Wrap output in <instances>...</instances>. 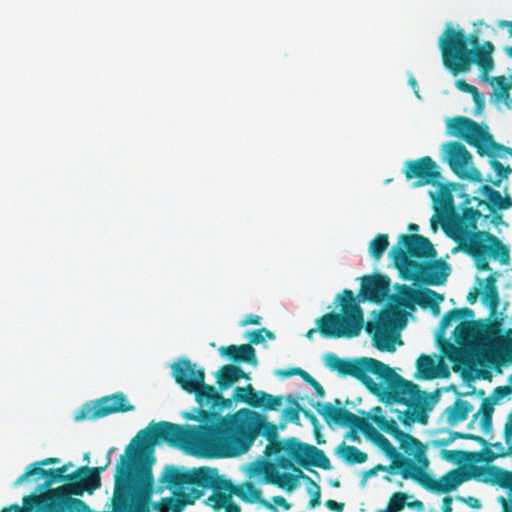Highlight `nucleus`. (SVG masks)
I'll return each mask as SVG.
<instances>
[{
	"label": "nucleus",
	"mask_w": 512,
	"mask_h": 512,
	"mask_svg": "<svg viewBox=\"0 0 512 512\" xmlns=\"http://www.w3.org/2000/svg\"><path fill=\"white\" fill-rule=\"evenodd\" d=\"M484 329V326L477 321H462L454 330L455 341L459 344L467 343L478 338Z\"/></svg>",
	"instance_id": "e433bc0d"
},
{
	"label": "nucleus",
	"mask_w": 512,
	"mask_h": 512,
	"mask_svg": "<svg viewBox=\"0 0 512 512\" xmlns=\"http://www.w3.org/2000/svg\"><path fill=\"white\" fill-rule=\"evenodd\" d=\"M512 394V386L511 385H503V386H497L494 388L490 399H492L495 403H497L499 400L508 397Z\"/></svg>",
	"instance_id": "0e129e2a"
},
{
	"label": "nucleus",
	"mask_w": 512,
	"mask_h": 512,
	"mask_svg": "<svg viewBox=\"0 0 512 512\" xmlns=\"http://www.w3.org/2000/svg\"><path fill=\"white\" fill-rule=\"evenodd\" d=\"M460 248L474 260L478 270H491L488 258L498 259L501 263L509 261V249L502 241L490 232H480L469 242Z\"/></svg>",
	"instance_id": "9d476101"
},
{
	"label": "nucleus",
	"mask_w": 512,
	"mask_h": 512,
	"mask_svg": "<svg viewBox=\"0 0 512 512\" xmlns=\"http://www.w3.org/2000/svg\"><path fill=\"white\" fill-rule=\"evenodd\" d=\"M34 475H40L45 478V482L41 485L42 488H48L53 483L76 480L79 478V472L74 471L71 474H66V467H59L56 469H27L14 483V486L21 485L25 480Z\"/></svg>",
	"instance_id": "a878e982"
},
{
	"label": "nucleus",
	"mask_w": 512,
	"mask_h": 512,
	"mask_svg": "<svg viewBox=\"0 0 512 512\" xmlns=\"http://www.w3.org/2000/svg\"><path fill=\"white\" fill-rule=\"evenodd\" d=\"M203 496V491L191 488L189 492H173L172 497L162 498L153 504L158 512H182L186 505H192Z\"/></svg>",
	"instance_id": "b1692460"
},
{
	"label": "nucleus",
	"mask_w": 512,
	"mask_h": 512,
	"mask_svg": "<svg viewBox=\"0 0 512 512\" xmlns=\"http://www.w3.org/2000/svg\"><path fill=\"white\" fill-rule=\"evenodd\" d=\"M248 337L250 340V343H249L250 345L251 344L257 345V344L262 343L265 340V337H267L268 339H274L275 335L270 330H268L266 328H261V329H257V330H253V331L249 332Z\"/></svg>",
	"instance_id": "bf43d9fd"
},
{
	"label": "nucleus",
	"mask_w": 512,
	"mask_h": 512,
	"mask_svg": "<svg viewBox=\"0 0 512 512\" xmlns=\"http://www.w3.org/2000/svg\"><path fill=\"white\" fill-rule=\"evenodd\" d=\"M133 410L134 406L127 402L125 395L122 392H117L96 400L93 406H85L81 411V415L77 416L76 419L95 420L110 414Z\"/></svg>",
	"instance_id": "4468645a"
},
{
	"label": "nucleus",
	"mask_w": 512,
	"mask_h": 512,
	"mask_svg": "<svg viewBox=\"0 0 512 512\" xmlns=\"http://www.w3.org/2000/svg\"><path fill=\"white\" fill-rule=\"evenodd\" d=\"M406 318L403 311L396 307H390L380 312L376 322L368 321L365 330L371 334L373 331L374 346L381 351H394L395 347L387 331L395 327H403Z\"/></svg>",
	"instance_id": "f8f14e48"
},
{
	"label": "nucleus",
	"mask_w": 512,
	"mask_h": 512,
	"mask_svg": "<svg viewBox=\"0 0 512 512\" xmlns=\"http://www.w3.org/2000/svg\"><path fill=\"white\" fill-rule=\"evenodd\" d=\"M298 477H301V479H303L308 485L307 491L311 495L309 507L314 508L316 506H319L321 503L320 486L316 482H314L309 476H307L303 471H299Z\"/></svg>",
	"instance_id": "8fccbe9b"
},
{
	"label": "nucleus",
	"mask_w": 512,
	"mask_h": 512,
	"mask_svg": "<svg viewBox=\"0 0 512 512\" xmlns=\"http://www.w3.org/2000/svg\"><path fill=\"white\" fill-rule=\"evenodd\" d=\"M439 49L444 66L453 75L468 72L472 64L479 67L483 77L493 70L494 45L490 41L481 45L476 32L466 34L463 29H454L448 24L439 38Z\"/></svg>",
	"instance_id": "20e7f679"
},
{
	"label": "nucleus",
	"mask_w": 512,
	"mask_h": 512,
	"mask_svg": "<svg viewBox=\"0 0 512 512\" xmlns=\"http://www.w3.org/2000/svg\"><path fill=\"white\" fill-rule=\"evenodd\" d=\"M196 389L191 394L195 396L196 402L201 409L208 408L207 411H220L231 404L230 399H225L220 392L212 385L203 383L196 385Z\"/></svg>",
	"instance_id": "412c9836"
},
{
	"label": "nucleus",
	"mask_w": 512,
	"mask_h": 512,
	"mask_svg": "<svg viewBox=\"0 0 512 512\" xmlns=\"http://www.w3.org/2000/svg\"><path fill=\"white\" fill-rule=\"evenodd\" d=\"M395 246L402 247L409 259L430 260L437 254L430 240L420 234H401Z\"/></svg>",
	"instance_id": "6ab92c4d"
},
{
	"label": "nucleus",
	"mask_w": 512,
	"mask_h": 512,
	"mask_svg": "<svg viewBox=\"0 0 512 512\" xmlns=\"http://www.w3.org/2000/svg\"><path fill=\"white\" fill-rule=\"evenodd\" d=\"M472 410L473 406L468 401L456 399L455 402L444 411L448 425L455 426L457 423L465 421Z\"/></svg>",
	"instance_id": "4c0bfd02"
},
{
	"label": "nucleus",
	"mask_w": 512,
	"mask_h": 512,
	"mask_svg": "<svg viewBox=\"0 0 512 512\" xmlns=\"http://www.w3.org/2000/svg\"><path fill=\"white\" fill-rule=\"evenodd\" d=\"M235 491L242 495L238 497L241 498L244 502H259L262 505H264L267 509H274V506L272 504H270L268 501L262 498L261 490L256 488L254 484L251 482H246L241 486H235Z\"/></svg>",
	"instance_id": "ea45409f"
},
{
	"label": "nucleus",
	"mask_w": 512,
	"mask_h": 512,
	"mask_svg": "<svg viewBox=\"0 0 512 512\" xmlns=\"http://www.w3.org/2000/svg\"><path fill=\"white\" fill-rule=\"evenodd\" d=\"M477 469L482 472H487L488 484L496 485L512 492V470L508 471L495 465H488L487 468Z\"/></svg>",
	"instance_id": "72a5a7b5"
},
{
	"label": "nucleus",
	"mask_w": 512,
	"mask_h": 512,
	"mask_svg": "<svg viewBox=\"0 0 512 512\" xmlns=\"http://www.w3.org/2000/svg\"><path fill=\"white\" fill-rule=\"evenodd\" d=\"M292 460L293 459L289 455H288V457L278 456L276 459L275 465L277 466V468L290 469V470L294 471L295 473L299 474V471H301V470L298 467L294 466Z\"/></svg>",
	"instance_id": "338daca9"
},
{
	"label": "nucleus",
	"mask_w": 512,
	"mask_h": 512,
	"mask_svg": "<svg viewBox=\"0 0 512 512\" xmlns=\"http://www.w3.org/2000/svg\"><path fill=\"white\" fill-rule=\"evenodd\" d=\"M250 417H253L254 422L259 430V435L264 436L268 441L275 440L278 437V426L272 422H268L266 418L256 412L249 410Z\"/></svg>",
	"instance_id": "c03bdc74"
},
{
	"label": "nucleus",
	"mask_w": 512,
	"mask_h": 512,
	"mask_svg": "<svg viewBox=\"0 0 512 512\" xmlns=\"http://www.w3.org/2000/svg\"><path fill=\"white\" fill-rule=\"evenodd\" d=\"M265 448V454L270 456L272 454L278 455L281 452H285L289 455L293 461H295L297 450L299 449L300 441L295 437H290L285 440H279L278 437L275 440H269Z\"/></svg>",
	"instance_id": "c9c22d12"
},
{
	"label": "nucleus",
	"mask_w": 512,
	"mask_h": 512,
	"mask_svg": "<svg viewBox=\"0 0 512 512\" xmlns=\"http://www.w3.org/2000/svg\"><path fill=\"white\" fill-rule=\"evenodd\" d=\"M303 381H305L307 384L313 387L315 390L316 395L319 398H323L325 396V390L322 387V385L314 378L312 377L308 372L304 371L302 377Z\"/></svg>",
	"instance_id": "e2e57ef3"
},
{
	"label": "nucleus",
	"mask_w": 512,
	"mask_h": 512,
	"mask_svg": "<svg viewBox=\"0 0 512 512\" xmlns=\"http://www.w3.org/2000/svg\"><path fill=\"white\" fill-rule=\"evenodd\" d=\"M499 329L495 324L487 335V347L492 355L497 356L501 361L512 363V329H508L505 335L498 334Z\"/></svg>",
	"instance_id": "393cba45"
},
{
	"label": "nucleus",
	"mask_w": 512,
	"mask_h": 512,
	"mask_svg": "<svg viewBox=\"0 0 512 512\" xmlns=\"http://www.w3.org/2000/svg\"><path fill=\"white\" fill-rule=\"evenodd\" d=\"M490 166L495 171L498 178L496 180L490 178L489 181L496 187L500 186L502 179L508 178L512 173V169L509 165L504 166L500 161L496 159L490 160Z\"/></svg>",
	"instance_id": "603ef678"
},
{
	"label": "nucleus",
	"mask_w": 512,
	"mask_h": 512,
	"mask_svg": "<svg viewBox=\"0 0 512 512\" xmlns=\"http://www.w3.org/2000/svg\"><path fill=\"white\" fill-rule=\"evenodd\" d=\"M284 396H274L265 391H257L251 400L250 407L262 408L265 411H277L283 404Z\"/></svg>",
	"instance_id": "58836bf2"
},
{
	"label": "nucleus",
	"mask_w": 512,
	"mask_h": 512,
	"mask_svg": "<svg viewBox=\"0 0 512 512\" xmlns=\"http://www.w3.org/2000/svg\"><path fill=\"white\" fill-rule=\"evenodd\" d=\"M496 276L491 274L485 279L484 289L481 293V301L490 310V314L495 315L500 304V297L496 285Z\"/></svg>",
	"instance_id": "f704fd0d"
},
{
	"label": "nucleus",
	"mask_w": 512,
	"mask_h": 512,
	"mask_svg": "<svg viewBox=\"0 0 512 512\" xmlns=\"http://www.w3.org/2000/svg\"><path fill=\"white\" fill-rule=\"evenodd\" d=\"M69 483L57 488L49 489L44 495L38 496L43 502L44 512H88V506L80 499L72 495L82 496L87 491V486L78 478L68 480Z\"/></svg>",
	"instance_id": "1a4fd4ad"
},
{
	"label": "nucleus",
	"mask_w": 512,
	"mask_h": 512,
	"mask_svg": "<svg viewBox=\"0 0 512 512\" xmlns=\"http://www.w3.org/2000/svg\"><path fill=\"white\" fill-rule=\"evenodd\" d=\"M339 456L348 464H361L367 460V454L355 446L346 445L343 442L337 448Z\"/></svg>",
	"instance_id": "37998d69"
},
{
	"label": "nucleus",
	"mask_w": 512,
	"mask_h": 512,
	"mask_svg": "<svg viewBox=\"0 0 512 512\" xmlns=\"http://www.w3.org/2000/svg\"><path fill=\"white\" fill-rule=\"evenodd\" d=\"M218 351L221 356L227 357L234 363L257 364L256 351L250 344L221 346Z\"/></svg>",
	"instance_id": "c756f323"
},
{
	"label": "nucleus",
	"mask_w": 512,
	"mask_h": 512,
	"mask_svg": "<svg viewBox=\"0 0 512 512\" xmlns=\"http://www.w3.org/2000/svg\"><path fill=\"white\" fill-rule=\"evenodd\" d=\"M300 478L301 477H298V473H296L295 475L286 472L280 473L278 483H276L275 486L281 489H285L288 492H291L297 487L298 479Z\"/></svg>",
	"instance_id": "13d9d810"
},
{
	"label": "nucleus",
	"mask_w": 512,
	"mask_h": 512,
	"mask_svg": "<svg viewBox=\"0 0 512 512\" xmlns=\"http://www.w3.org/2000/svg\"><path fill=\"white\" fill-rule=\"evenodd\" d=\"M446 160L450 169L457 175L468 164L471 163L472 156L464 144L458 141L447 142L445 144Z\"/></svg>",
	"instance_id": "cd10ccee"
},
{
	"label": "nucleus",
	"mask_w": 512,
	"mask_h": 512,
	"mask_svg": "<svg viewBox=\"0 0 512 512\" xmlns=\"http://www.w3.org/2000/svg\"><path fill=\"white\" fill-rule=\"evenodd\" d=\"M248 409H242L214 425H179L162 421L138 432L142 444L160 441L185 447L193 454L212 458L236 457L246 453L259 436Z\"/></svg>",
	"instance_id": "f257e3e1"
},
{
	"label": "nucleus",
	"mask_w": 512,
	"mask_h": 512,
	"mask_svg": "<svg viewBox=\"0 0 512 512\" xmlns=\"http://www.w3.org/2000/svg\"><path fill=\"white\" fill-rule=\"evenodd\" d=\"M301 409H302L301 407H286L282 411V419L285 422H292L295 424H299V422H300L299 412L301 411Z\"/></svg>",
	"instance_id": "052dcab7"
},
{
	"label": "nucleus",
	"mask_w": 512,
	"mask_h": 512,
	"mask_svg": "<svg viewBox=\"0 0 512 512\" xmlns=\"http://www.w3.org/2000/svg\"><path fill=\"white\" fill-rule=\"evenodd\" d=\"M397 289L400 292V296L392 295L391 298L396 299L399 305L413 309L414 305L417 304L421 308H430L434 314L439 313V304L444 300L442 294L429 288L415 290L406 285H399Z\"/></svg>",
	"instance_id": "dca6fc26"
},
{
	"label": "nucleus",
	"mask_w": 512,
	"mask_h": 512,
	"mask_svg": "<svg viewBox=\"0 0 512 512\" xmlns=\"http://www.w3.org/2000/svg\"><path fill=\"white\" fill-rule=\"evenodd\" d=\"M114 451L113 448H111L108 451V456ZM110 464V458L108 457L107 463L104 466L101 467H87L83 466L76 470V472H79V478L85 483L87 486V492L92 493L94 490L98 489L101 486V478L100 473L103 472L108 465Z\"/></svg>",
	"instance_id": "473e14b6"
},
{
	"label": "nucleus",
	"mask_w": 512,
	"mask_h": 512,
	"mask_svg": "<svg viewBox=\"0 0 512 512\" xmlns=\"http://www.w3.org/2000/svg\"><path fill=\"white\" fill-rule=\"evenodd\" d=\"M342 313L328 312L316 319L319 333L324 338H354L364 326V313L355 301L352 290L344 289L337 296Z\"/></svg>",
	"instance_id": "423d86ee"
},
{
	"label": "nucleus",
	"mask_w": 512,
	"mask_h": 512,
	"mask_svg": "<svg viewBox=\"0 0 512 512\" xmlns=\"http://www.w3.org/2000/svg\"><path fill=\"white\" fill-rule=\"evenodd\" d=\"M224 477L219 475L216 468L199 467L190 470L189 486L191 488H201L204 492L207 489H213Z\"/></svg>",
	"instance_id": "c85d7f7f"
},
{
	"label": "nucleus",
	"mask_w": 512,
	"mask_h": 512,
	"mask_svg": "<svg viewBox=\"0 0 512 512\" xmlns=\"http://www.w3.org/2000/svg\"><path fill=\"white\" fill-rule=\"evenodd\" d=\"M403 173L407 181L415 180L411 184L413 188L435 184L441 179L437 163L429 156L406 161Z\"/></svg>",
	"instance_id": "ddd939ff"
},
{
	"label": "nucleus",
	"mask_w": 512,
	"mask_h": 512,
	"mask_svg": "<svg viewBox=\"0 0 512 512\" xmlns=\"http://www.w3.org/2000/svg\"><path fill=\"white\" fill-rule=\"evenodd\" d=\"M171 368L175 382L187 393H192L196 389V385L205 380L204 368L188 358L178 359Z\"/></svg>",
	"instance_id": "a211bd4d"
},
{
	"label": "nucleus",
	"mask_w": 512,
	"mask_h": 512,
	"mask_svg": "<svg viewBox=\"0 0 512 512\" xmlns=\"http://www.w3.org/2000/svg\"><path fill=\"white\" fill-rule=\"evenodd\" d=\"M197 415L192 413H185L184 417L188 420L200 421L202 425H214L217 424L221 419L220 414L217 411H207L205 409H196Z\"/></svg>",
	"instance_id": "de8ad7c7"
},
{
	"label": "nucleus",
	"mask_w": 512,
	"mask_h": 512,
	"mask_svg": "<svg viewBox=\"0 0 512 512\" xmlns=\"http://www.w3.org/2000/svg\"><path fill=\"white\" fill-rule=\"evenodd\" d=\"M477 468H487V466L471 465L468 471L452 469L436 480V494L449 493L456 490L462 483L475 479L479 482L488 484L487 472L479 471Z\"/></svg>",
	"instance_id": "f3484780"
},
{
	"label": "nucleus",
	"mask_w": 512,
	"mask_h": 512,
	"mask_svg": "<svg viewBox=\"0 0 512 512\" xmlns=\"http://www.w3.org/2000/svg\"><path fill=\"white\" fill-rule=\"evenodd\" d=\"M403 479H412L423 488L435 493L436 479L426 472L427 466H421L410 459H403L402 462L395 463Z\"/></svg>",
	"instance_id": "5701e85b"
},
{
	"label": "nucleus",
	"mask_w": 512,
	"mask_h": 512,
	"mask_svg": "<svg viewBox=\"0 0 512 512\" xmlns=\"http://www.w3.org/2000/svg\"><path fill=\"white\" fill-rule=\"evenodd\" d=\"M389 246V239L387 234H378L369 245L370 255L379 260Z\"/></svg>",
	"instance_id": "09e8293b"
},
{
	"label": "nucleus",
	"mask_w": 512,
	"mask_h": 512,
	"mask_svg": "<svg viewBox=\"0 0 512 512\" xmlns=\"http://www.w3.org/2000/svg\"><path fill=\"white\" fill-rule=\"evenodd\" d=\"M37 505H39V497L29 495L23 498V507L11 505L4 508L1 512H30Z\"/></svg>",
	"instance_id": "4d7b16f0"
},
{
	"label": "nucleus",
	"mask_w": 512,
	"mask_h": 512,
	"mask_svg": "<svg viewBox=\"0 0 512 512\" xmlns=\"http://www.w3.org/2000/svg\"><path fill=\"white\" fill-rule=\"evenodd\" d=\"M408 496L403 492H395L391 495L389 502L383 512H400L406 505Z\"/></svg>",
	"instance_id": "5fc2aeb1"
},
{
	"label": "nucleus",
	"mask_w": 512,
	"mask_h": 512,
	"mask_svg": "<svg viewBox=\"0 0 512 512\" xmlns=\"http://www.w3.org/2000/svg\"><path fill=\"white\" fill-rule=\"evenodd\" d=\"M257 393L251 384L246 387L237 386L233 391L232 399L236 402H244L250 406L251 400L254 398V394Z\"/></svg>",
	"instance_id": "864d4df0"
},
{
	"label": "nucleus",
	"mask_w": 512,
	"mask_h": 512,
	"mask_svg": "<svg viewBox=\"0 0 512 512\" xmlns=\"http://www.w3.org/2000/svg\"><path fill=\"white\" fill-rule=\"evenodd\" d=\"M395 440L399 442L400 448L408 455H413L421 466H428L426 457V446L414 436L402 432Z\"/></svg>",
	"instance_id": "7c9ffc66"
},
{
	"label": "nucleus",
	"mask_w": 512,
	"mask_h": 512,
	"mask_svg": "<svg viewBox=\"0 0 512 512\" xmlns=\"http://www.w3.org/2000/svg\"><path fill=\"white\" fill-rule=\"evenodd\" d=\"M154 445L142 444L137 434L120 456L114 475V512H150L154 493L161 494L166 489L186 492L190 470L172 465L164 468L155 488L152 472L156 461L153 455Z\"/></svg>",
	"instance_id": "f03ea898"
},
{
	"label": "nucleus",
	"mask_w": 512,
	"mask_h": 512,
	"mask_svg": "<svg viewBox=\"0 0 512 512\" xmlns=\"http://www.w3.org/2000/svg\"><path fill=\"white\" fill-rule=\"evenodd\" d=\"M482 446L483 449L480 452L442 450V456L445 460L453 463L462 461L491 463L497 458L512 456L511 453H508V448H505L501 442L489 443L486 441V444Z\"/></svg>",
	"instance_id": "2eb2a0df"
},
{
	"label": "nucleus",
	"mask_w": 512,
	"mask_h": 512,
	"mask_svg": "<svg viewBox=\"0 0 512 512\" xmlns=\"http://www.w3.org/2000/svg\"><path fill=\"white\" fill-rule=\"evenodd\" d=\"M295 462L307 470H310L311 466L318 467L323 470H330L332 468L330 460L323 450L301 441L299 443Z\"/></svg>",
	"instance_id": "4be33fe9"
},
{
	"label": "nucleus",
	"mask_w": 512,
	"mask_h": 512,
	"mask_svg": "<svg viewBox=\"0 0 512 512\" xmlns=\"http://www.w3.org/2000/svg\"><path fill=\"white\" fill-rule=\"evenodd\" d=\"M325 365L339 375L359 380L373 395L386 404L413 406L414 422L426 425L428 414L422 404L419 386L404 379L385 363L370 357L342 359L334 353L325 356Z\"/></svg>",
	"instance_id": "7ed1b4c3"
},
{
	"label": "nucleus",
	"mask_w": 512,
	"mask_h": 512,
	"mask_svg": "<svg viewBox=\"0 0 512 512\" xmlns=\"http://www.w3.org/2000/svg\"><path fill=\"white\" fill-rule=\"evenodd\" d=\"M263 479L262 481L267 484L276 485L279 480L280 472L277 466L271 462L262 463Z\"/></svg>",
	"instance_id": "6e6d98bb"
},
{
	"label": "nucleus",
	"mask_w": 512,
	"mask_h": 512,
	"mask_svg": "<svg viewBox=\"0 0 512 512\" xmlns=\"http://www.w3.org/2000/svg\"><path fill=\"white\" fill-rule=\"evenodd\" d=\"M464 198L462 203V213L456 215L451 223V238L460 246L469 243L475 234L480 233L477 230V222L482 217L481 212L477 208L467 207L471 202H477V205H483L485 202L477 197H471L468 194H461Z\"/></svg>",
	"instance_id": "9b49d317"
},
{
	"label": "nucleus",
	"mask_w": 512,
	"mask_h": 512,
	"mask_svg": "<svg viewBox=\"0 0 512 512\" xmlns=\"http://www.w3.org/2000/svg\"><path fill=\"white\" fill-rule=\"evenodd\" d=\"M503 435L508 448V453L512 454V421L509 416H507V420L504 425Z\"/></svg>",
	"instance_id": "774afa93"
},
{
	"label": "nucleus",
	"mask_w": 512,
	"mask_h": 512,
	"mask_svg": "<svg viewBox=\"0 0 512 512\" xmlns=\"http://www.w3.org/2000/svg\"><path fill=\"white\" fill-rule=\"evenodd\" d=\"M474 315V311L468 307L452 309L445 313L444 316L442 317L439 323V331L441 333H444L445 330L453 321H459L462 319H472Z\"/></svg>",
	"instance_id": "79ce46f5"
},
{
	"label": "nucleus",
	"mask_w": 512,
	"mask_h": 512,
	"mask_svg": "<svg viewBox=\"0 0 512 512\" xmlns=\"http://www.w3.org/2000/svg\"><path fill=\"white\" fill-rule=\"evenodd\" d=\"M215 376L221 391L232 387L240 379H249V374H247L241 367L233 364L222 366Z\"/></svg>",
	"instance_id": "2f4dec72"
},
{
	"label": "nucleus",
	"mask_w": 512,
	"mask_h": 512,
	"mask_svg": "<svg viewBox=\"0 0 512 512\" xmlns=\"http://www.w3.org/2000/svg\"><path fill=\"white\" fill-rule=\"evenodd\" d=\"M212 490V494L206 499L205 503L214 511H220L230 504L232 496H242L235 491V485L228 479L224 478Z\"/></svg>",
	"instance_id": "bb28decb"
},
{
	"label": "nucleus",
	"mask_w": 512,
	"mask_h": 512,
	"mask_svg": "<svg viewBox=\"0 0 512 512\" xmlns=\"http://www.w3.org/2000/svg\"><path fill=\"white\" fill-rule=\"evenodd\" d=\"M490 83L494 88V95L497 100L506 101L509 98V91L512 89V83L505 76L493 77Z\"/></svg>",
	"instance_id": "49530a36"
},
{
	"label": "nucleus",
	"mask_w": 512,
	"mask_h": 512,
	"mask_svg": "<svg viewBox=\"0 0 512 512\" xmlns=\"http://www.w3.org/2000/svg\"><path fill=\"white\" fill-rule=\"evenodd\" d=\"M359 295L363 301L381 303L389 296L390 278L379 273L365 275L360 278Z\"/></svg>",
	"instance_id": "aec40b11"
},
{
	"label": "nucleus",
	"mask_w": 512,
	"mask_h": 512,
	"mask_svg": "<svg viewBox=\"0 0 512 512\" xmlns=\"http://www.w3.org/2000/svg\"><path fill=\"white\" fill-rule=\"evenodd\" d=\"M457 176L461 179H468L473 182H481L483 180L479 170L473 167L467 168V166L462 169Z\"/></svg>",
	"instance_id": "680f3d73"
},
{
	"label": "nucleus",
	"mask_w": 512,
	"mask_h": 512,
	"mask_svg": "<svg viewBox=\"0 0 512 512\" xmlns=\"http://www.w3.org/2000/svg\"><path fill=\"white\" fill-rule=\"evenodd\" d=\"M335 406L329 402H317L313 405L317 413L321 415L327 424L334 423L342 427L359 429L367 438L371 439L391 460L390 469H398L395 463L402 462L407 457L403 456L391 444V442L381 433H379L371 423L366 419L360 418L349 410L340 407V399L334 400Z\"/></svg>",
	"instance_id": "39448f33"
},
{
	"label": "nucleus",
	"mask_w": 512,
	"mask_h": 512,
	"mask_svg": "<svg viewBox=\"0 0 512 512\" xmlns=\"http://www.w3.org/2000/svg\"><path fill=\"white\" fill-rule=\"evenodd\" d=\"M479 190L486 196L490 210L499 209L506 210L512 206V199L510 197H502L498 190L485 184L482 185Z\"/></svg>",
	"instance_id": "a19ab883"
},
{
	"label": "nucleus",
	"mask_w": 512,
	"mask_h": 512,
	"mask_svg": "<svg viewBox=\"0 0 512 512\" xmlns=\"http://www.w3.org/2000/svg\"><path fill=\"white\" fill-rule=\"evenodd\" d=\"M416 367L418 370V373L421 375L424 379H431L435 377L434 373V367L435 363L434 360L425 354H422L416 362Z\"/></svg>",
	"instance_id": "3c124183"
},
{
	"label": "nucleus",
	"mask_w": 512,
	"mask_h": 512,
	"mask_svg": "<svg viewBox=\"0 0 512 512\" xmlns=\"http://www.w3.org/2000/svg\"><path fill=\"white\" fill-rule=\"evenodd\" d=\"M440 202L442 206L446 209L454 208V197L451 191L445 187H442L440 190Z\"/></svg>",
	"instance_id": "69168bd1"
},
{
	"label": "nucleus",
	"mask_w": 512,
	"mask_h": 512,
	"mask_svg": "<svg viewBox=\"0 0 512 512\" xmlns=\"http://www.w3.org/2000/svg\"><path fill=\"white\" fill-rule=\"evenodd\" d=\"M372 421L382 430L383 432L391 435L396 439L403 431L399 428L398 424L394 419H387L383 415H374L371 417Z\"/></svg>",
	"instance_id": "a18cd8bd"
},
{
	"label": "nucleus",
	"mask_w": 512,
	"mask_h": 512,
	"mask_svg": "<svg viewBox=\"0 0 512 512\" xmlns=\"http://www.w3.org/2000/svg\"><path fill=\"white\" fill-rule=\"evenodd\" d=\"M389 254L404 280H413L427 286H440L450 274V266L443 260L418 262L409 259L400 246H393Z\"/></svg>",
	"instance_id": "0eeeda50"
},
{
	"label": "nucleus",
	"mask_w": 512,
	"mask_h": 512,
	"mask_svg": "<svg viewBox=\"0 0 512 512\" xmlns=\"http://www.w3.org/2000/svg\"><path fill=\"white\" fill-rule=\"evenodd\" d=\"M447 131L449 135L459 137L469 145L474 146L480 156L503 157L504 154L512 155V148L495 142L486 127L468 117L455 116L449 119Z\"/></svg>",
	"instance_id": "6e6552de"
}]
</instances>
